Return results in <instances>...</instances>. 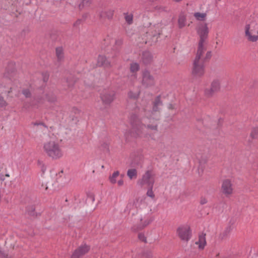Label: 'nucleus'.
<instances>
[{"mask_svg":"<svg viewBox=\"0 0 258 258\" xmlns=\"http://www.w3.org/2000/svg\"><path fill=\"white\" fill-rule=\"evenodd\" d=\"M122 43L123 40L121 38H117L115 40L114 46L116 51H117L120 47L122 45Z\"/></svg>","mask_w":258,"mask_h":258,"instance_id":"e433bc0d","label":"nucleus"},{"mask_svg":"<svg viewBox=\"0 0 258 258\" xmlns=\"http://www.w3.org/2000/svg\"><path fill=\"white\" fill-rule=\"evenodd\" d=\"M126 174L131 180L136 179L138 177L137 170L135 168L129 169Z\"/></svg>","mask_w":258,"mask_h":258,"instance_id":"5701e85b","label":"nucleus"},{"mask_svg":"<svg viewBox=\"0 0 258 258\" xmlns=\"http://www.w3.org/2000/svg\"><path fill=\"white\" fill-rule=\"evenodd\" d=\"M5 180L4 175L0 174V180L4 181Z\"/></svg>","mask_w":258,"mask_h":258,"instance_id":"864d4df0","label":"nucleus"},{"mask_svg":"<svg viewBox=\"0 0 258 258\" xmlns=\"http://www.w3.org/2000/svg\"><path fill=\"white\" fill-rule=\"evenodd\" d=\"M141 60L145 64H150L153 61V56L150 52L144 51L142 53Z\"/></svg>","mask_w":258,"mask_h":258,"instance_id":"dca6fc26","label":"nucleus"},{"mask_svg":"<svg viewBox=\"0 0 258 258\" xmlns=\"http://www.w3.org/2000/svg\"><path fill=\"white\" fill-rule=\"evenodd\" d=\"M8 105V103L4 97L0 94V107H5Z\"/></svg>","mask_w":258,"mask_h":258,"instance_id":"58836bf2","label":"nucleus"},{"mask_svg":"<svg viewBox=\"0 0 258 258\" xmlns=\"http://www.w3.org/2000/svg\"><path fill=\"white\" fill-rule=\"evenodd\" d=\"M90 250V246L84 244L80 246L76 249L72 255L71 258H80L86 253H87Z\"/></svg>","mask_w":258,"mask_h":258,"instance_id":"f8f14e48","label":"nucleus"},{"mask_svg":"<svg viewBox=\"0 0 258 258\" xmlns=\"http://www.w3.org/2000/svg\"><path fill=\"white\" fill-rule=\"evenodd\" d=\"M197 33L200 36V40L197 50H201V51H202L203 50L202 46L204 45L209 33L207 24L205 23L200 25L197 29Z\"/></svg>","mask_w":258,"mask_h":258,"instance_id":"39448f33","label":"nucleus"},{"mask_svg":"<svg viewBox=\"0 0 258 258\" xmlns=\"http://www.w3.org/2000/svg\"><path fill=\"white\" fill-rule=\"evenodd\" d=\"M66 82L68 88H72L74 86V84L77 81L76 78L73 76L70 75L66 79Z\"/></svg>","mask_w":258,"mask_h":258,"instance_id":"b1692460","label":"nucleus"},{"mask_svg":"<svg viewBox=\"0 0 258 258\" xmlns=\"http://www.w3.org/2000/svg\"><path fill=\"white\" fill-rule=\"evenodd\" d=\"M22 93L27 98L30 97L31 95L30 91L27 89L23 90Z\"/></svg>","mask_w":258,"mask_h":258,"instance_id":"c03bdc74","label":"nucleus"},{"mask_svg":"<svg viewBox=\"0 0 258 258\" xmlns=\"http://www.w3.org/2000/svg\"><path fill=\"white\" fill-rule=\"evenodd\" d=\"M143 256L145 258H151L153 256L152 252L150 250H145L143 253Z\"/></svg>","mask_w":258,"mask_h":258,"instance_id":"ea45409f","label":"nucleus"},{"mask_svg":"<svg viewBox=\"0 0 258 258\" xmlns=\"http://www.w3.org/2000/svg\"><path fill=\"white\" fill-rule=\"evenodd\" d=\"M141 83L142 86L146 88L155 85V78L148 70H145L142 71Z\"/></svg>","mask_w":258,"mask_h":258,"instance_id":"0eeeda50","label":"nucleus"},{"mask_svg":"<svg viewBox=\"0 0 258 258\" xmlns=\"http://www.w3.org/2000/svg\"><path fill=\"white\" fill-rule=\"evenodd\" d=\"M5 176H7V177H9V176H10V175H9V174H6L5 175Z\"/></svg>","mask_w":258,"mask_h":258,"instance_id":"4d7b16f0","label":"nucleus"},{"mask_svg":"<svg viewBox=\"0 0 258 258\" xmlns=\"http://www.w3.org/2000/svg\"><path fill=\"white\" fill-rule=\"evenodd\" d=\"M101 148L102 150L108 151L109 150V146L106 143H103L101 145Z\"/></svg>","mask_w":258,"mask_h":258,"instance_id":"49530a36","label":"nucleus"},{"mask_svg":"<svg viewBox=\"0 0 258 258\" xmlns=\"http://www.w3.org/2000/svg\"><path fill=\"white\" fill-rule=\"evenodd\" d=\"M138 238L142 241L147 243V238L144 235V234L142 233H140L138 234Z\"/></svg>","mask_w":258,"mask_h":258,"instance_id":"79ce46f5","label":"nucleus"},{"mask_svg":"<svg viewBox=\"0 0 258 258\" xmlns=\"http://www.w3.org/2000/svg\"><path fill=\"white\" fill-rule=\"evenodd\" d=\"M100 98L104 105L109 106L116 98V93L111 89L105 90L100 94Z\"/></svg>","mask_w":258,"mask_h":258,"instance_id":"423d86ee","label":"nucleus"},{"mask_svg":"<svg viewBox=\"0 0 258 258\" xmlns=\"http://www.w3.org/2000/svg\"><path fill=\"white\" fill-rule=\"evenodd\" d=\"M43 150L45 154L53 159H57L63 155L62 151L59 145L53 141L44 143Z\"/></svg>","mask_w":258,"mask_h":258,"instance_id":"f03ea898","label":"nucleus"},{"mask_svg":"<svg viewBox=\"0 0 258 258\" xmlns=\"http://www.w3.org/2000/svg\"><path fill=\"white\" fill-rule=\"evenodd\" d=\"M196 243L197 244H199V247L200 249H203L206 244V234L202 233V234L199 235V240L196 242Z\"/></svg>","mask_w":258,"mask_h":258,"instance_id":"aec40b11","label":"nucleus"},{"mask_svg":"<svg viewBox=\"0 0 258 258\" xmlns=\"http://www.w3.org/2000/svg\"><path fill=\"white\" fill-rule=\"evenodd\" d=\"M140 69L139 64L136 62H133L130 64V71L132 73H136Z\"/></svg>","mask_w":258,"mask_h":258,"instance_id":"2f4dec72","label":"nucleus"},{"mask_svg":"<svg viewBox=\"0 0 258 258\" xmlns=\"http://www.w3.org/2000/svg\"><path fill=\"white\" fill-rule=\"evenodd\" d=\"M91 3L90 0H83L79 5V8L80 10L89 7Z\"/></svg>","mask_w":258,"mask_h":258,"instance_id":"cd10ccee","label":"nucleus"},{"mask_svg":"<svg viewBox=\"0 0 258 258\" xmlns=\"http://www.w3.org/2000/svg\"><path fill=\"white\" fill-rule=\"evenodd\" d=\"M97 65L105 68H110L112 67L110 62L107 59L106 57L101 55H99L98 57Z\"/></svg>","mask_w":258,"mask_h":258,"instance_id":"ddd939ff","label":"nucleus"},{"mask_svg":"<svg viewBox=\"0 0 258 258\" xmlns=\"http://www.w3.org/2000/svg\"><path fill=\"white\" fill-rule=\"evenodd\" d=\"M26 212L30 216H37V214L36 212H35V207L34 205H30L27 206L26 208Z\"/></svg>","mask_w":258,"mask_h":258,"instance_id":"a878e982","label":"nucleus"},{"mask_svg":"<svg viewBox=\"0 0 258 258\" xmlns=\"http://www.w3.org/2000/svg\"><path fill=\"white\" fill-rule=\"evenodd\" d=\"M117 183L119 186H121L123 184V181L122 179H121L118 181Z\"/></svg>","mask_w":258,"mask_h":258,"instance_id":"3c124183","label":"nucleus"},{"mask_svg":"<svg viewBox=\"0 0 258 258\" xmlns=\"http://www.w3.org/2000/svg\"><path fill=\"white\" fill-rule=\"evenodd\" d=\"M149 189L147 192V195L152 198H154L155 197V195L152 190L153 187H148Z\"/></svg>","mask_w":258,"mask_h":258,"instance_id":"a19ab883","label":"nucleus"},{"mask_svg":"<svg viewBox=\"0 0 258 258\" xmlns=\"http://www.w3.org/2000/svg\"><path fill=\"white\" fill-rule=\"evenodd\" d=\"M168 108H169V109H173L174 108V107H173V105H172V104H169V106H168Z\"/></svg>","mask_w":258,"mask_h":258,"instance_id":"6e6d98bb","label":"nucleus"},{"mask_svg":"<svg viewBox=\"0 0 258 258\" xmlns=\"http://www.w3.org/2000/svg\"><path fill=\"white\" fill-rule=\"evenodd\" d=\"M216 92L214 91L212 88L206 89L205 90V95L208 97H212Z\"/></svg>","mask_w":258,"mask_h":258,"instance_id":"f704fd0d","label":"nucleus"},{"mask_svg":"<svg viewBox=\"0 0 258 258\" xmlns=\"http://www.w3.org/2000/svg\"><path fill=\"white\" fill-rule=\"evenodd\" d=\"M207 203V200L205 198H201L200 200V204L201 205H204Z\"/></svg>","mask_w":258,"mask_h":258,"instance_id":"09e8293b","label":"nucleus"},{"mask_svg":"<svg viewBox=\"0 0 258 258\" xmlns=\"http://www.w3.org/2000/svg\"><path fill=\"white\" fill-rule=\"evenodd\" d=\"M221 191L226 197H229L232 194V184L229 179L223 180L221 186Z\"/></svg>","mask_w":258,"mask_h":258,"instance_id":"9b49d317","label":"nucleus"},{"mask_svg":"<svg viewBox=\"0 0 258 258\" xmlns=\"http://www.w3.org/2000/svg\"><path fill=\"white\" fill-rule=\"evenodd\" d=\"M43 80L44 82H47L49 79V74L47 72H44L42 74Z\"/></svg>","mask_w":258,"mask_h":258,"instance_id":"37998d69","label":"nucleus"},{"mask_svg":"<svg viewBox=\"0 0 258 258\" xmlns=\"http://www.w3.org/2000/svg\"><path fill=\"white\" fill-rule=\"evenodd\" d=\"M101 168H104V165H102V166H101Z\"/></svg>","mask_w":258,"mask_h":258,"instance_id":"13d9d810","label":"nucleus"},{"mask_svg":"<svg viewBox=\"0 0 258 258\" xmlns=\"http://www.w3.org/2000/svg\"><path fill=\"white\" fill-rule=\"evenodd\" d=\"M211 88H212L213 90L216 92L219 91L220 88V82L219 81L215 80L213 81L211 84Z\"/></svg>","mask_w":258,"mask_h":258,"instance_id":"c756f323","label":"nucleus"},{"mask_svg":"<svg viewBox=\"0 0 258 258\" xmlns=\"http://www.w3.org/2000/svg\"><path fill=\"white\" fill-rule=\"evenodd\" d=\"M139 95L140 92L134 93L133 91H130L128 93V97L131 99H136L139 97Z\"/></svg>","mask_w":258,"mask_h":258,"instance_id":"c9c22d12","label":"nucleus"},{"mask_svg":"<svg viewBox=\"0 0 258 258\" xmlns=\"http://www.w3.org/2000/svg\"><path fill=\"white\" fill-rule=\"evenodd\" d=\"M258 135V128L257 127H254L251 130V133H250V137L252 139H256Z\"/></svg>","mask_w":258,"mask_h":258,"instance_id":"4c0bfd02","label":"nucleus"},{"mask_svg":"<svg viewBox=\"0 0 258 258\" xmlns=\"http://www.w3.org/2000/svg\"><path fill=\"white\" fill-rule=\"evenodd\" d=\"M194 16L197 19V20L204 21L205 20L207 15L206 13H201L197 12L195 13Z\"/></svg>","mask_w":258,"mask_h":258,"instance_id":"7c9ffc66","label":"nucleus"},{"mask_svg":"<svg viewBox=\"0 0 258 258\" xmlns=\"http://www.w3.org/2000/svg\"><path fill=\"white\" fill-rule=\"evenodd\" d=\"M8 88H9V90H8L7 92H8V94H9L12 92V87L11 86L10 87H8Z\"/></svg>","mask_w":258,"mask_h":258,"instance_id":"5fc2aeb1","label":"nucleus"},{"mask_svg":"<svg viewBox=\"0 0 258 258\" xmlns=\"http://www.w3.org/2000/svg\"><path fill=\"white\" fill-rule=\"evenodd\" d=\"M46 97L47 101L50 102H54L56 101V97L53 93L47 94Z\"/></svg>","mask_w":258,"mask_h":258,"instance_id":"473e14b6","label":"nucleus"},{"mask_svg":"<svg viewBox=\"0 0 258 258\" xmlns=\"http://www.w3.org/2000/svg\"><path fill=\"white\" fill-rule=\"evenodd\" d=\"M33 124L34 125H42L43 126H44L45 128H47V126L43 122H34L33 123Z\"/></svg>","mask_w":258,"mask_h":258,"instance_id":"de8ad7c7","label":"nucleus"},{"mask_svg":"<svg viewBox=\"0 0 258 258\" xmlns=\"http://www.w3.org/2000/svg\"><path fill=\"white\" fill-rule=\"evenodd\" d=\"M88 17V14H84L82 15V18L85 20Z\"/></svg>","mask_w":258,"mask_h":258,"instance_id":"603ef678","label":"nucleus"},{"mask_svg":"<svg viewBox=\"0 0 258 258\" xmlns=\"http://www.w3.org/2000/svg\"><path fill=\"white\" fill-rule=\"evenodd\" d=\"M143 164V157L142 156H135L132 160L131 165L132 167L139 168L142 167Z\"/></svg>","mask_w":258,"mask_h":258,"instance_id":"2eb2a0df","label":"nucleus"},{"mask_svg":"<svg viewBox=\"0 0 258 258\" xmlns=\"http://www.w3.org/2000/svg\"><path fill=\"white\" fill-rule=\"evenodd\" d=\"M131 121L132 125L131 134L135 138L140 137L143 134V130L145 127L147 129L153 131L154 133H156L158 131V124L157 123L148 124L146 126L142 123L140 119L136 115L131 116Z\"/></svg>","mask_w":258,"mask_h":258,"instance_id":"f257e3e1","label":"nucleus"},{"mask_svg":"<svg viewBox=\"0 0 258 258\" xmlns=\"http://www.w3.org/2000/svg\"><path fill=\"white\" fill-rule=\"evenodd\" d=\"M82 19H78L73 24V27L78 28L79 26L82 23Z\"/></svg>","mask_w":258,"mask_h":258,"instance_id":"a18cd8bd","label":"nucleus"},{"mask_svg":"<svg viewBox=\"0 0 258 258\" xmlns=\"http://www.w3.org/2000/svg\"><path fill=\"white\" fill-rule=\"evenodd\" d=\"M186 21V16L183 13H180L178 19V28L181 29L184 27L185 26Z\"/></svg>","mask_w":258,"mask_h":258,"instance_id":"412c9836","label":"nucleus"},{"mask_svg":"<svg viewBox=\"0 0 258 258\" xmlns=\"http://www.w3.org/2000/svg\"><path fill=\"white\" fill-rule=\"evenodd\" d=\"M249 27V31H252L253 34H258V24L255 21H252L250 24L246 25L245 27Z\"/></svg>","mask_w":258,"mask_h":258,"instance_id":"4be33fe9","label":"nucleus"},{"mask_svg":"<svg viewBox=\"0 0 258 258\" xmlns=\"http://www.w3.org/2000/svg\"><path fill=\"white\" fill-rule=\"evenodd\" d=\"M245 36L247 37V39L252 42H255L258 40V34H253L252 31H249V27L245 28Z\"/></svg>","mask_w":258,"mask_h":258,"instance_id":"a211bd4d","label":"nucleus"},{"mask_svg":"<svg viewBox=\"0 0 258 258\" xmlns=\"http://www.w3.org/2000/svg\"><path fill=\"white\" fill-rule=\"evenodd\" d=\"M202 50L201 52V57L202 58H204V62H205L206 60H209L210 59L211 57V51H208L205 54V52L206 50V48L205 46V45L202 46Z\"/></svg>","mask_w":258,"mask_h":258,"instance_id":"393cba45","label":"nucleus"},{"mask_svg":"<svg viewBox=\"0 0 258 258\" xmlns=\"http://www.w3.org/2000/svg\"><path fill=\"white\" fill-rule=\"evenodd\" d=\"M119 174V172L118 171H116L114 172L112 174V175L111 176H110L109 177L110 181L113 184L116 183V178L118 176Z\"/></svg>","mask_w":258,"mask_h":258,"instance_id":"72a5a7b5","label":"nucleus"},{"mask_svg":"<svg viewBox=\"0 0 258 258\" xmlns=\"http://www.w3.org/2000/svg\"><path fill=\"white\" fill-rule=\"evenodd\" d=\"M201 50H197L192 62L191 74L195 78H201L205 74V62L201 57Z\"/></svg>","mask_w":258,"mask_h":258,"instance_id":"7ed1b4c3","label":"nucleus"},{"mask_svg":"<svg viewBox=\"0 0 258 258\" xmlns=\"http://www.w3.org/2000/svg\"><path fill=\"white\" fill-rule=\"evenodd\" d=\"M232 224L233 223L230 224L228 226H227L226 227V228L224 230V231L220 234L219 238L220 240H224L228 236V235L230 234V233L233 230Z\"/></svg>","mask_w":258,"mask_h":258,"instance_id":"f3484780","label":"nucleus"},{"mask_svg":"<svg viewBox=\"0 0 258 258\" xmlns=\"http://www.w3.org/2000/svg\"><path fill=\"white\" fill-rule=\"evenodd\" d=\"M155 174L153 170H147L142 175L141 179L138 180L137 183L141 186L147 185L148 187H153L155 182Z\"/></svg>","mask_w":258,"mask_h":258,"instance_id":"20e7f679","label":"nucleus"},{"mask_svg":"<svg viewBox=\"0 0 258 258\" xmlns=\"http://www.w3.org/2000/svg\"><path fill=\"white\" fill-rule=\"evenodd\" d=\"M114 14V11L112 10H103L99 13V18L101 21H104L106 19H112Z\"/></svg>","mask_w":258,"mask_h":258,"instance_id":"4468645a","label":"nucleus"},{"mask_svg":"<svg viewBox=\"0 0 258 258\" xmlns=\"http://www.w3.org/2000/svg\"><path fill=\"white\" fill-rule=\"evenodd\" d=\"M56 55L58 60H61L63 58V52L62 47H57L56 48Z\"/></svg>","mask_w":258,"mask_h":258,"instance_id":"bb28decb","label":"nucleus"},{"mask_svg":"<svg viewBox=\"0 0 258 258\" xmlns=\"http://www.w3.org/2000/svg\"><path fill=\"white\" fill-rule=\"evenodd\" d=\"M16 74L15 63L12 61L9 62L4 74L5 81L11 83Z\"/></svg>","mask_w":258,"mask_h":258,"instance_id":"6e6552de","label":"nucleus"},{"mask_svg":"<svg viewBox=\"0 0 258 258\" xmlns=\"http://www.w3.org/2000/svg\"><path fill=\"white\" fill-rule=\"evenodd\" d=\"M123 15L126 22L129 25L132 24L133 22V15L132 14H129L127 13H124Z\"/></svg>","mask_w":258,"mask_h":258,"instance_id":"c85d7f7f","label":"nucleus"},{"mask_svg":"<svg viewBox=\"0 0 258 258\" xmlns=\"http://www.w3.org/2000/svg\"><path fill=\"white\" fill-rule=\"evenodd\" d=\"M162 105V102L161 100V97L160 96H158L155 99L153 103L152 110L153 112H157L159 110V107Z\"/></svg>","mask_w":258,"mask_h":258,"instance_id":"6ab92c4d","label":"nucleus"},{"mask_svg":"<svg viewBox=\"0 0 258 258\" xmlns=\"http://www.w3.org/2000/svg\"><path fill=\"white\" fill-rule=\"evenodd\" d=\"M152 219L149 217L141 216L140 219V222L135 224L133 227L132 230L134 231H138L145 228L150 224L152 221Z\"/></svg>","mask_w":258,"mask_h":258,"instance_id":"1a4fd4ad","label":"nucleus"},{"mask_svg":"<svg viewBox=\"0 0 258 258\" xmlns=\"http://www.w3.org/2000/svg\"><path fill=\"white\" fill-rule=\"evenodd\" d=\"M88 199L91 200L92 202L94 201L95 198L93 195H90L88 197Z\"/></svg>","mask_w":258,"mask_h":258,"instance_id":"8fccbe9b","label":"nucleus"},{"mask_svg":"<svg viewBox=\"0 0 258 258\" xmlns=\"http://www.w3.org/2000/svg\"><path fill=\"white\" fill-rule=\"evenodd\" d=\"M178 235L182 240L188 241L190 237V227L187 226H182L178 228L177 230Z\"/></svg>","mask_w":258,"mask_h":258,"instance_id":"9d476101","label":"nucleus"}]
</instances>
